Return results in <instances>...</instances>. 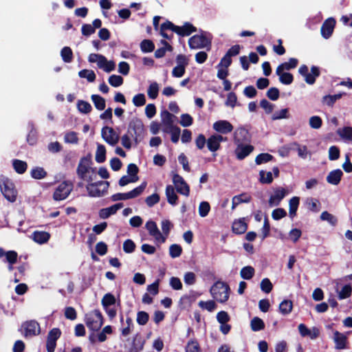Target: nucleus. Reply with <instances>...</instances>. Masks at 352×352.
Segmentation results:
<instances>
[{"mask_svg":"<svg viewBox=\"0 0 352 352\" xmlns=\"http://www.w3.org/2000/svg\"><path fill=\"white\" fill-rule=\"evenodd\" d=\"M146 182H144L141 184V185L128 192L116 193L111 196V200L113 201H118L120 200H127L138 197L143 192L146 187Z\"/></svg>","mask_w":352,"mask_h":352,"instance_id":"10","label":"nucleus"},{"mask_svg":"<svg viewBox=\"0 0 352 352\" xmlns=\"http://www.w3.org/2000/svg\"><path fill=\"white\" fill-rule=\"evenodd\" d=\"M186 352H201L200 345L195 339H190L185 347Z\"/></svg>","mask_w":352,"mask_h":352,"instance_id":"41","label":"nucleus"},{"mask_svg":"<svg viewBox=\"0 0 352 352\" xmlns=\"http://www.w3.org/2000/svg\"><path fill=\"white\" fill-rule=\"evenodd\" d=\"M0 190L8 201L13 203L16 200L18 192L14 184L4 175L0 176Z\"/></svg>","mask_w":352,"mask_h":352,"instance_id":"3","label":"nucleus"},{"mask_svg":"<svg viewBox=\"0 0 352 352\" xmlns=\"http://www.w3.org/2000/svg\"><path fill=\"white\" fill-rule=\"evenodd\" d=\"M102 138L109 144L114 145L119 140V135L112 127L104 126L101 131Z\"/></svg>","mask_w":352,"mask_h":352,"instance_id":"17","label":"nucleus"},{"mask_svg":"<svg viewBox=\"0 0 352 352\" xmlns=\"http://www.w3.org/2000/svg\"><path fill=\"white\" fill-rule=\"evenodd\" d=\"M85 322L91 331H96L103 324V316L98 309H95L85 314Z\"/></svg>","mask_w":352,"mask_h":352,"instance_id":"7","label":"nucleus"},{"mask_svg":"<svg viewBox=\"0 0 352 352\" xmlns=\"http://www.w3.org/2000/svg\"><path fill=\"white\" fill-rule=\"evenodd\" d=\"M30 175L34 179H41L47 176V172L44 170L43 168L36 166L31 170Z\"/></svg>","mask_w":352,"mask_h":352,"instance_id":"39","label":"nucleus"},{"mask_svg":"<svg viewBox=\"0 0 352 352\" xmlns=\"http://www.w3.org/2000/svg\"><path fill=\"white\" fill-rule=\"evenodd\" d=\"M173 183L177 192L186 197L189 196L190 187L182 176L177 173L173 174Z\"/></svg>","mask_w":352,"mask_h":352,"instance_id":"13","label":"nucleus"},{"mask_svg":"<svg viewBox=\"0 0 352 352\" xmlns=\"http://www.w3.org/2000/svg\"><path fill=\"white\" fill-rule=\"evenodd\" d=\"M342 175L343 173L340 169L333 170L328 174L327 181L330 184L338 185L340 182Z\"/></svg>","mask_w":352,"mask_h":352,"instance_id":"25","label":"nucleus"},{"mask_svg":"<svg viewBox=\"0 0 352 352\" xmlns=\"http://www.w3.org/2000/svg\"><path fill=\"white\" fill-rule=\"evenodd\" d=\"M255 273L254 269L251 266H245L241 270L240 275L242 278L245 280L251 279Z\"/></svg>","mask_w":352,"mask_h":352,"instance_id":"47","label":"nucleus"},{"mask_svg":"<svg viewBox=\"0 0 352 352\" xmlns=\"http://www.w3.org/2000/svg\"><path fill=\"white\" fill-rule=\"evenodd\" d=\"M272 288L273 285L270 279L265 278L261 280V289L263 292L269 294L272 290Z\"/></svg>","mask_w":352,"mask_h":352,"instance_id":"61","label":"nucleus"},{"mask_svg":"<svg viewBox=\"0 0 352 352\" xmlns=\"http://www.w3.org/2000/svg\"><path fill=\"white\" fill-rule=\"evenodd\" d=\"M211 36L209 33L200 30L199 34H195L188 39V45L190 49H210L211 47L212 41Z\"/></svg>","mask_w":352,"mask_h":352,"instance_id":"5","label":"nucleus"},{"mask_svg":"<svg viewBox=\"0 0 352 352\" xmlns=\"http://www.w3.org/2000/svg\"><path fill=\"white\" fill-rule=\"evenodd\" d=\"M182 253V248L179 245L173 244L169 248V254L173 258L179 257Z\"/></svg>","mask_w":352,"mask_h":352,"instance_id":"55","label":"nucleus"},{"mask_svg":"<svg viewBox=\"0 0 352 352\" xmlns=\"http://www.w3.org/2000/svg\"><path fill=\"white\" fill-rule=\"evenodd\" d=\"M50 237V234L47 232L35 231L32 234L33 240L40 244L46 243Z\"/></svg>","mask_w":352,"mask_h":352,"instance_id":"31","label":"nucleus"},{"mask_svg":"<svg viewBox=\"0 0 352 352\" xmlns=\"http://www.w3.org/2000/svg\"><path fill=\"white\" fill-rule=\"evenodd\" d=\"M78 111L85 114L89 113L92 111L91 105L87 101L79 100L77 102Z\"/></svg>","mask_w":352,"mask_h":352,"instance_id":"43","label":"nucleus"},{"mask_svg":"<svg viewBox=\"0 0 352 352\" xmlns=\"http://www.w3.org/2000/svg\"><path fill=\"white\" fill-rule=\"evenodd\" d=\"M224 140L223 137L219 134L211 135L207 140V147L211 152L217 151L219 146L220 143Z\"/></svg>","mask_w":352,"mask_h":352,"instance_id":"23","label":"nucleus"},{"mask_svg":"<svg viewBox=\"0 0 352 352\" xmlns=\"http://www.w3.org/2000/svg\"><path fill=\"white\" fill-rule=\"evenodd\" d=\"M159 85L156 82H152L147 90V94L151 99H155L158 96Z\"/></svg>","mask_w":352,"mask_h":352,"instance_id":"50","label":"nucleus"},{"mask_svg":"<svg viewBox=\"0 0 352 352\" xmlns=\"http://www.w3.org/2000/svg\"><path fill=\"white\" fill-rule=\"evenodd\" d=\"M298 72L305 77V82L309 85L314 84L316 78L320 75V68L315 65L311 66V74L308 72V67L306 65H302L298 69Z\"/></svg>","mask_w":352,"mask_h":352,"instance_id":"12","label":"nucleus"},{"mask_svg":"<svg viewBox=\"0 0 352 352\" xmlns=\"http://www.w3.org/2000/svg\"><path fill=\"white\" fill-rule=\"evenodd\" d=\"M78 76L80 78H87V80L92 82L96 80V74L93 70L82 69L78 72Z\"/></svg>","mask_w":352,"mask_h":352,"instance_id":"48","label":"nucleus"},{"mask_svg":"<svg viewBox=\"0 0 352 352\" xmlns=\"http://www.w3.org/2000/svg\"><path fill=\"white\" fill-rule=\"evenodd\" d=\"M149 319V315L148 313L144 311H140L137 314V322L140 325H145Z\"/></svg>","mask_w":352,"mask_h":352,"instance_id":"58","label":"nucleus"},{"mask_svg":"<svg viewBox=\"0 0 352 352\" xmlns=\"http://www.w3.org/2000/svg\"><path fill=\"white\" fill-rule=\"evenodd\" d=\"M322 124V120L320 117L318 116H314L309 119V125L311 128L318 129L321 127Z\"/></svg>","mask_w":352,"mask_h":352,"instance_id":"63","label":"nucleus"},{"mask_svg":"<svg viewBox=\"0 0 352 352\" xmlns=\"http://www.w3.org/2000/svg\"><path fill=\"white\" fill-rule=\"evenodd\" d=\"M61 335V331L58 328H54L47 335V343H46V349L47 352H54L56 341L60 338Z\"/></svg>","mask_w":352,"mask_h":352,"instance_id":"15","label":"nucleus"},{"mask_svg":"<svg viewBox=\"0 0 352 352\" xmlns=\"http://www.w3.org/2000/svg\"><path fill=\"white\" fill-rule=\"evenodd\" d=\"M260 182L262 184H271L273 181L272 173L271 172H265L261 170L259 173Z\"/></svg>","mask_w":352,"mask_h":352,"instance_id":"59","label":"nucleus"},{"mask_svg":"<svg viewBox=\"0 0 352 352\" xmlns=\"http://www.w3.org/2000/svg\"><path fill=\"white\" fill-rule=\"evenodd\" d=\"M293 308V303L291 300H284L279 305V311L283 315H288Z\"/></svg>","mask_w":352,"mask_h":352,"instance_id":"37","label":"nucleus"},{"mask_svg":"<svg viewBox=\"0 0 352 352\" xmlns=\"http://www.w3.org/2000/svg\"><path fill=\"white\" fill-rule=\"evenodd\" d=\"M162 126V131H168V129H170L175 126L174 122L176 119V116L173 113H170L168 111L164 109L160 113Z\"/></svg>","mask_w":352,"mask_h":352,"instance_id":"14","label":"nucleus"},{"mask_svg":"<svg viewBox=\"0 0 352 352\" xmlns=\"http://www.w3.org/2000/svg\"><path fill=\"white\" fill-rule=\"evenodd\" d=\"M287 194V192L285 188L282 187L276 188L274 190V193L270 196L268 202L270 206L272 207L278 206Z\"/></svg>","mask_w":352,"mask_h":352,"instance_id":"18","label":"nucleus"},{"mask_svg":"<svg viewBox=\"0 0 352 352\" xmlns=\"http://www.w3.org/2000/svg\"><path fill=\"white\" fill-rule=\"evenodd\" d=\"M184 281L186 285H192L196 283V275L194 272H188L184 276Z\"/></svg>","mask_w":352,"mask_h":352,"instance_id":"64","label":"nucleus"},{"mask_svg":"<svg viewBox=\"0 0 352 352\" xmlns=\"http://www.w3.org/2000/svg\"><path fill=\"white\" fill-rule=\"evenodd\" d=\"M64 140L67 143L76 144L78 142L77 133L75 131H69L65 133Z\"/></svg>","mask_w":352,"mask_h":352,"instance_id":"60","label":"nucleus"},{"mask_svg":"<svg viewBox=\"0 0 352 352\" xmlns=\"http://www.w3.org/2000/svg\"><path fill=\"white\" fill-rule=\"evenodd\" d=\"M91 155L83 157L78 166L77 175L82 180L91 182L96 177V168L91 167Z\"/></svg>","mask_w":352,"mask_h":352,"instance_id":"2","label":"nucleus"},{"mask_svg":"<svg viewBox=\"0 0 352 352\" xmlns=\"http://www.w3.org/2000/svg\"><path fill=\"white\" fill-rule=\"evenodd\" d=\"M91 98L96 109L99 111H102L105 109L106 101L104 98L98 94H93L91 95Z\"/></svg>","mask_w":352,"mask_h":352,"instance_id":"33","label":"nucleus"},{"mask_svg":"<svg viewBox=\"0 0 352 352\" xmlns=\"http://www.w3.org/2000/svg\"><path fill=\"white\" fill-rule=\"evenodd\" d=\"M74 188V184L71 181H64L61 182L56 188L53 198L56 201L65 199L71 193Z\"/></svg>","mask_w":352,"mask_h":352,"instance_id":"11","label":"nucleus"},{"mask_svg":"<svg viewBox=\"0 0 352 352\" xmlns=\"http://www.w3.org/2000/svg\"><path fill=\"white\" fill-rule=\"evenodd\" d=\"M161 43L164 45L162 47H160L155 50L154 56L156 58H160L165 56L166 52H172L173 47L165 40H162Z\"/></svg>","mask_w":352,"mask_h":352,"instance_id":"28","label":"nucleus"},{"mask_svg":"<svg viewBox=\"0 0 352 352\" xmlns=\"http://www.w3.org/2000/svg\"><path fill=\"white\" fill-rule=\"evenodd\" d=\"M145 227L148 231L149 234L155 238L156 242L160 243H163L165 242L166 236H164L162 234L155 222L153 221H148L146 222Z\"/></svg>","mask_w":352,"mask_h":352,"instance_id":"16","label":"nucleus"},{"mask_svg":"<svg viewBox=\"0 0 352 352\" xmlns=\"http://www.w3.org/2000/svg\"><path fill=\"white\" fill-rule=\"evenodd\" d=\"M198 305L200 308L206 309L210 312L213 311L217 307V305L213 300H201L199 302Z\"/></svg>","mask_w":352,"mask_h":352,"instance_id":"51","label":"nucleus"},{"mask_svg":"<svg viewBox=\"0 0 352 352\" xmlns=\"http://www.w3.org/2000/svg\"><path fill=\"white\" fill-rule=\"evenodd\" d=\"M229 285L223 281H217L210 288L212 296L221 303L226 302L230 295Z\"/></svg>","mask_w":352,"mask_h":352,"instance_id":"6","label":"nucleus"},{"mask_svg":"<svg viewBox=\"0 0 352 352\" xmlns=\"http://www.w3.org/2000/svg\"><path fill=\"white\" fill-rule=\"evenodd\" d=\"M234 140L236 144L235 154H250L254 151V146L250 144L251 135L244 128H239L234 131Z\"/></svg>","mask_w":352,"mask_h":352,"instance_id":"1","label":"nucleus"},{"mask_svg":"<svg viewBox=\"0 0 352 352\" xmlns=\"http://www.w3.org/2000/svg\"><path fill=\"white\" fill-rule=\"evenodd\" d=\"M299 203H300V199L298 197H292L289 201V217L292 219H293L294 217H295L296 214V211L298 210Z\"/></svg>","mask_w":352,"mask_h":352,"instance_id":"35","label":"nucleus"},{"mask_svg":"<svg viewBox=\"0 0 352 352\" xmlns=\"http://www.w3.org/2000/svg\"><path fill=\"white\" fill-rule=\"evenodd\" d=\"M164 28H166V26ZM166 28H169L170 31L182 37L190 36L197 30V28L190 22H185L182 26L176 25L171 22L167 25Z\"/></svg>","mask_w":352,"mask_h":352,"instance_id":"9","label":"nucleus"},{"mask_svg":"<svg viewBox=\"0 0 352 352\" xmlns=\"http://www.w3.org/2000/svg\"><path fill=\"white\" fill-rule=\"evenodd\" d=\"M109 183L108 182L100 181L98 182H90L86 189L90 197H102L107 194Z\"/></svg>","mask_w":352,"mask_h":352,"instance_id":"8","label":"nucleus"},{"mask_svg":"<svg viewBox=\"0 0 352 352\" xmlns=\"http://www.w3.org/2000/svg\"><path fill=\"white\" fill-rule=\"evenodd\" d=\"M344 94H337L334 95H326L322 97V102L327 104L328 107H333L337 100L342 98Z\"/></svg>","mask_w":352,"mask_h":352,"instance_id":"34","label":"nucleus"},{"mask_svg":"<svg viewBox=\"0 0 352 352\" xmlns=\"http://www.w3.org/2000/svg\"><path fill=\"white\" fill-rule=\"evenodd\" d=\"M124 80L121 76L113 74L109 78V83L114 87H118L123 84Z\"/></svg>","mask_w":352,"mask_h":352,"instance_id":"53","label":"nucleus"},{"mask_svg":"<svg viewBox=\"0 0 352 352\" xmlns=\"http://www.w3.org/2000/svg\"><path fill=\"white\" fill-rule=\"evenodd\" d=\"M5 256V261L9 264H14L16 263L18 254L16 252L10 250L5 252L2 248H0V258Z\"/></svg>","mask_w":352,"mask_h":352,"instance_id":"27","label":"nucleus"},{"mask_svg":"<svg viewBox=\"0 0 352 352\" xmlns=\"http://www.w3.org/2000/svg\"><path fill=\"white\" fill-rule=\"evenodd\" d=\"M180 132V129L177 126H175L173 128L168 129V131H164V133H170L171 135V141L173 143H177L179 141Z\"/></svg>","mask_w":352,"mask_h":352,"instance_id":"52","label":"nucleus"},{"mask_svg":"<svg viewBox=\"0 0 352 352\" xmlns=\"http://www.w3.org/2000/svg\"><path fill=\"white\" fill-rule=\"evenodd\" d=\"M267 97L270 99L271 100H276L278 99L280 96V91L279 89L276 87H271L270 88L267 93H266Z\"/></svg>","mask_w":352,"mask_h":352,"instance_id":"62","label":"nucleus"},{"mask_svg":"<svg viewBox=\"0 0 352 352\" xmlns=\"http://www.w3.org/2000/svg\"><path fill=\"white\" fill-rule=\"evenodd\" d=\"M251 329L254 331H258L264 329L265 323L262 319L258 317H254L250 322Z\"/></svg>","mask_w":352,"mask_h":352,"instance_id":"45","label":"nucleus"},{"mask_svg":"<svg viewBox=\"0 0 352 352\" xmlns=\"http://www.w3.org/2000/svg\"><path fill=\"white\" fill-rule=\"evenodd\" d=\"M127 133L136 144L140 142L144 139L146 133L142 121L138 118H133L129 124Z\"/></svg>","mask_w":352,"mask_h":352,"instance_id":"4","label":"nucleus"},{"mask_svg":"<svg viewBox=\"0 0 352 352\" xmlns=\"http://www.w3.org/2000/svg\"><path fill=\"white\" fill-rule=\"evenodd\" d=\"M169 23H171V21L166 20L164 23L161 24L160 29V34L163 38H164L168 41H172V39L173 38V34H168L166 33V31L170 30V29L164 28V26L167 27V25Z\"/></svg>","mask_w":352,"mask_h":352,"instance_id":"54","label":"nucleus"},{"mask_svg":"<svg viewBox=\"0 0 352 352\" xmlns=\"http://www.w3.org/2000/svg\"><path fill=\"white\" fill-rule=\"evenodd\" d=\"M60 56L65 63H71L73 60V52L69 47H64L60 51Z\"/></svg>","mask_w":352,"mask_h":352,"instance_id":"44","label":"nucleus"},{"mask_svg":"<svg viewBox=\"0 0 352 352\" xmlns=\"http://www.w3.org/2000/svg\"><path fill=\"white\" fill-rule=\"evenodd\" d=\"M276 74L279 76V81L283 85H290L294 81V76L291 73L284 72L281 70L280 73L278 72V69H276Z\"/></svg>","mask_w":352,"mask_h":352,"instance_id":"32","label":"nucleus"},{"mask_svg":"<svg viewBox=\"0 0 352 352\" xmlns=\"http://www.w3.org/2000/svg\"><path fill=\"white\" fill-rule=\"evenodd\" d=\"M213 129L221 134H228L232 131V124L227 120H218L213 124Z\"/></svg>","mask_w":352,"mask_h":352,"instance_id":"21","label":"nucleus"},{"mask_svg":"<svg viewBox=\"0 0 352 352\" xmlns=\"http://www.w3.org/2000/svg\"><path fill=\"white\" fill-rule=\"evenodd\" d=\"M124 207L122 203L116 204L110 207L102 208L99 210V217L100 219H106L110 216L115 214L117 211Z\"/></svg>","mask_w":352,"mask_h":352,"instance_id":"22","label":"nucleus"},{"mask_svg":"<svg viewBox=\"0 0 352 352\" xmlns=\"http://www.w3.org/2000/svg\"><path fill=\"white\" fill-rule=\"evenodd\" d=\"M320 219L324 221H327L332 226H336L338 223L337 217L327 211H324L321 213Z\"/></svg>","mask_w":352,"mask_h":352,"instance_id":"42","label":"nucleus"},{"mask_svg":"<svg viewBox=\"0 0 352 352\" xmlns=\"http://www.w3.org/2000/svg\"><path fill=\"white\" fill-rule=\"evenodd\" d=\"M210 210V206L207 201H201L199 206V214L201 217H206Z\"/></svg>","mask_w":352,"mask_h":352,"instance_id":"57","label":"nucleus"},{"mask_svg":"<svg viewBox=\"0 0 352 352\" xmlns=\"http://www.w3.org/2000/svg\"><path fill=\"white\" fill-rule=\"evenodd\" d=\"M248 229V225L243 219L234 221L232 224V231L237 234H243Z\"/></svg>","mask_w":352,"mask_h":352,"instance_id":"30","label":"nucleus"},{"mask_svg":"<svg viewBox=\"0 0 352 352\" xmlns=\"http://www.w3.org/2000/svg\"><path fill=\"white\" fill-rule=\"evenodd\" d=\"M140 47L143 53H150L154 51L155 44L150 39H144L140 44Z\"/></svg>","mask_w":352,"mask_h":352,"instance_id":"36","label":"nucleus"},{"mask_svg":"<svg viewBox=\"0 0 352 352\" xmlns=\"http://www.w3.org/2000/svg\"><path fill=\"white\" fill-rule=\"evenodd\" d=\"M335 25L336 20L333 18L326 19L320 28L322 36L326 39L329 38L332 35Z\"/></svg>","mask_w":352,"mask_h":352,"instance_id":"20","label":"nucleus"},{"mask_svg":"<svg viewBox=\"0 0 352 352\" xmlns=\"http://www.w3.org/2000/svg\"><path fill=\"white\" fill-rule=\"evenodd\" d=\"M351 287L349 285H346L342 288V289L340 292L338 291V298L340 300L345 299L351 296Z\"/></svg>","mask_w":352,"mask_h":352,"instance_id":"56","label":"nucleus"},{"mask_svg":"<svg viewBox=\"0 0 352 352\" xmlns=\"http://www.w3.org/2000/svg\"><path fill=\"white\" fill-rule=\"evenodd\" d=\"M333 340L336 344V349H344L346 348L347 337L345 334L338 331L333 332Z\"/></svg>","mask_w":352,"mask_h":352,"instance_id":"24","label":"nucleus"},{"mask_svg":"<svg viewBox=\"0 0 352 352\" xmlns=\"http://www.w3.org/2000/svg\"><path fill=\"white\" fill-rule=\"evenodd\" d=\"M12 166L14 170L19 174L24 173L28 168L27 163L19 160H14L12 161Z\"/></svg>","mask_w":352,"mask_h":352,"instance_id":"38","label":"nucleus"},{"mask_svg":"<svg viewBox=\"0 0 352 352\" xmlns=\"http://www.w3.org/2000/svg\"><path fill=\"white\" fill-rule=\"evenodd\" d=\"M298 63V60L296 58H290L288 62H285L283 63L280 64L277 67L278 72L280 73L281 70H290L294 69L297 67Z\"/></svg>","mask_w":352,"mask_h":352,"instance_id":"29","label":"nucleus"},{"mask_svg":"<svg viewBox=\"0 0 352 352\" xmlns=\"http://www.w3.org/2000/svg\"><path fill=\"white\" fill-rule=\"evenodd\" d=\"M103 63L98 64V67L102 69L104 72L109 73L115 69L116 65L113 60H108L105 56L103 58Z\"/></svg>","mask_w":352,"mask_h":352,"instance_id":"46","label":"nucleus"},{"mask_svg":"<svg viewBox=\"0 0 352 352\" xmlns=\"http://www.w3.org/2000/svg\"><path fill=\"white\" fill-rule=\"evenodd\" d=\"M338 135L343 139L352 141V127L344 126L338 130Z\"/></svg>","mask_w":352,"mask_h":352,"instance_id":"49","label":"nucleus"},{"mask_svg":"<svg viewBox=\"0 0 352 352\" xmlns=\"http://www.w3.org/2000/svg\"><path fill=\"white\" fill-rule=\"evenodd\" d=\"M165 192L168 204L172 206L177 205L178 196L175 192V188L172 185H167Z\"/></svg>","mask_w":352,"mask_h":352,"instance_id":"26","label":"nucleus"},{"mask_svg":"<svg viewBox=\"0 0 352 352\" xmlns=\"http://www.w3.org/2000/svg\"><path fill=\"white\" fill-rule=\"evenodd\" d=\"M116 299L115 296L111 294V293L106 294L101 301L102 305L103 308L108 307H112L116 305Z\"/></svg>","mask_w":352,"mask_h":352,"instance_id":"40","label":"nucleus"},{"mask_svg":"<svg viewBox=\"0 0 352 352\" xmlns=\"http://www.w3.org/2000/svg\"><path fill=\"white\" fill-rule=\"evenodd\" d=\"M23 327L25 329V337H32L40 333V325L35 320L26 322L23 324Z\"/></svg>","mask_w":352,"mask_h":352,"instance_id":"19","label":"nucleus"}]
</instances>
